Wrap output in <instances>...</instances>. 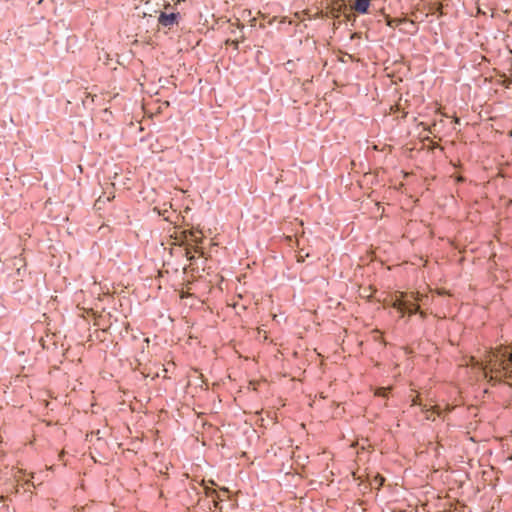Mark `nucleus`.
Masks as SVG:
<instances>
[{"instance_id":"4","label":"nucleus","mask_w":512,"mask_h":512,"mask_svg":"<svg viewBox=\"0 0 512 512\" xmlns=\"http://www.w3.org/2000/svg\"><path fill=\"white\" fill-rule=\"evenodd\" d=\"M370 4L371 0H355L353 8L359 14H367L369 13Z\"/></svg>"},{"instance_id":"9","label":"nucleus","mask_w":512,"mask_h":512,"mask_svg":"<svg viewBox=\"0 0 512 512\" xmlns=\"http://www.w3.org/2000/svg\"><path fill=\"white\" fill-rule=\"evenodd\" d=\"M233 44H234V47L237 49L238 48V42L233 41Z\"/></svg>"},{"instance_id":"7","label":"nucleus","mask_w":512,"mask_h":512,"mask_svg":"<svg viewBox=\"0 0 512 512\" xmlns=\"http://www.w3.org/2000/svg\"><path fill=\"white\" fill-rule=\"evenodd\" d=\"M343 16H344L346 21L351 22L352 24H354V22L356 20V15L355 14L350 13L349 11H347V14H344Z\"/></svg>"},{"instance_id":"3","label":"nucleus","mask_w":512,"mask_h":512,"mask_svg":"<svg viewBox=\"0 0 512 512\" xmlns=\"http://www.w3.org/2000/svg\"><path fill=\"white\" fill-rule=\"evenodd\" d=\"M386 23L389 27L399 26L402 24H409L414 29V31L417 30L416 24L413 21H410L406 18L387 17Z\"/></svg>"},{"instance_id":"1","label":"nucleus","mask_w":512,"mask_h":512,"mask_svg":"<svg viewBox=\"0 0 512 512\" xmlns=\"http://www.w3.org/2000/svg\"><path fill=\"white\" fill-rule=\"evenodd\" d=\"M394 307L402 314L408 313L410 315H414V314L420 313L422 317L425 316V314L420 311V308L417 304H415L411 301H408V300H403V299L397 300L395 302Z\"/></svg>"},{"instance_id":"10","label":"nucleus","mask_w":512,"mask_h":512,"mask_svg":"<svg viewBox=\"0 0 512 512\" xmlns=\"http://www.w3.org/2000/svg\"><path fill=\"white\" fill-rule=\"evenodd\" d=\"M354 37H358V34H357V33H354V34L352 35V39H353Z\"/></svg>"},{"instance_id":"6","label":"nucleus","mask_w":512,"mask_h":512,"mask_svg":"<svg viewBox=\"0 0 512 512\" xmlns=\"http://www.w3.org/2000/svg\"><path fill=\"white\" fill-rule=\"evenodd\" d=\"M204 490H205V494L206 496L208 497H213L214 499V504L217 505L219 501H221V499L219 498L218 496V493L216 492L215 489H213L212 487H208V486H205L204 487Z\"/></svg>"},{"instance_id":"2","label":"nucleus","mask_w":512,"mask_h":512,"mask_svg":"<svg viewBox=\"0 0 512 512\" xmlns=\"http://www.w3.org/2000/svg\"><path fill=\"white\" fill-rule=\"evenodd\" d=\"M179 12L165 13L161 12L158 17V23L165 28H172L174 25L178 24L180 19Z\"/></svg>"},{"instance_id":"8","label":"nucleus","mask_w":512,"mask_h":512,"mask_svg":"<svg viewBox=\"0 0 512 512\" xmlns=\"http://www.w3.org/2000/svg\"><path fill=\"white\" fill-rule=\"evenodd\" d=\"M504 357L512 364V343L509 346V350L504 353Z\"/></svg>"},{"instance_id":"5","label":"nucleus","mask_w":512,"mask_h":512,"mask_svg":"<svg viewBox=\"0 0 512 512\" xmlns=\"http://www.w3.org/2000/svg\"><path fill=\"white\" fill-rule=\"evenodd\" d=\"M348 5L345 0H335L334 2V17H339L341 15L347 14Z\"/></svg>"}]
</instances>
